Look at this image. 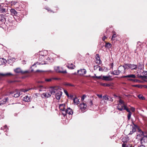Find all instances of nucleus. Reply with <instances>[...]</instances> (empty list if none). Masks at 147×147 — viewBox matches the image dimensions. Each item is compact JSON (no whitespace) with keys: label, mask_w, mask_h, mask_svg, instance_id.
Returning <instances> with one entry per match:
<instances>
[{"label":"nucleus","mask_w":147,"mask_h":147,"mask_svg":"<svg viewBox=\"0 0 147 147\" xmlns=\"http://www.w3.org/2000/svg\"><path fill=\"white\" fill-rule=\"evenodd\" d=\"M111 44L109 43H107L105 45V47L108 48H110L111 47Z\"/></svg>","instance_id":"nucleus-34"},{"label":"nucleus","mask_w":147,"mask_h":147,"mask_svg":"<svg viewBox=\"0 0 147 147\" xmlns=\"http://www.w3.org/2000/svg\"><path fill=\"white\" fill-rule=\"evenodd\" d=\"M139 81L137 80L134 79V82H139Z\"/></svg>","instance_id":"nucleus-54"},{"label":"nucleus","mask_w":147,"mask_h":147,"mask_svg":"<svg viewBox=\"0 0 147 147\" xmlns=\"http://www.w3.org/2000/svg\"><path fill=\"white\" fill-rule=\"evenodd\" d=\"M138 147H145V146L144 145L142 144L138 146Z\"/></svg>","instance_id":"nucleus-53"},{"label":"nucleus","mask_w":147,"mask_h":147,"mask_svg":"<svg viewBox=\"0 0 147 147\" xmlns=\"http://www.w3.org/2000/svg\"><path fill=\"white\" fill-rule=\"evenodd\" d=\"M23 100L25 102H28L30 100V98L28 96H26L23 98Z\"/></svg>","instance_id":"nucleus-27"},{"label":"nucleus","mask_w":147,"mask_h":147,"mask_svg":"<svg viewBox=\"0 0 147 147\" xmlns=\"http://www.w3.org/2000/svg\"><path fill=\"white\" fill-rule=\"evenodd\" d=\"M131 110L132 112H134L135 110V109L134 107H131Z\"/></svg>","instance_id":"nucleus-50"},{"label":"nucleus","mask_w":147,"mask_h":147,"mask_svg":"<svg viewBox=\"0 0 147 147\" xmlns=\"http://www.w3.org/2000/svg\"><path fill=\"white\" fill-rule=\"evenodd\" d=\"M127 68H130L132 69H135L137 67V65L134 64H126V66Z\"/></svg>","instance_id":"nucleus-11"},{"label":"nucleus","mask_w":147,"mask_h":147,"mask_svg":"<svg viewBox=\"0 0 147 147\" xmlns=\"http://www.w3.org/2000/svg\"><path fill=\"white\" fill-rule=\"evenodd\" d=\"M116 37V34L115 33L113 34L112 36L111 39L112 40H114V38Z\"/></svg>","instance_id":"nucleus-38"},{"label":"nucleus","mask_w":147,"mask_h":147,"mask_svg":"<svg viewBox=\"0 0 147 147\" xmlns=\"http://www.w3.org/2000/svg\"><path fill=\"white\" fill-rule=\"evenodd\" d=\"M67 66L68 68L71 69H74V65L72 63H71L70 65H67Z\"/></svg>","instance_id":"nucleus-28"},{"label":"nucleus","mask_w":147,"mask_h":147,"mask_svg":"<svg viewBox=\"0 0 147 147\" xmlns=\"http://www.w3.org/2000/svg\"><path fill=\"white\" fill-rule=\"evenodd\" d=\"M73 101L74 104L76 105L79 104L80 102L79 99L76 97L74 99Z\"/></svg>","instance_id":"nucleus-24"},{"label":"nucleus","mask_w":147,"mask_h":147,"mask_svg":"<svg viewBox=\"0 0 147 147\" xmlns=\"http://www.w3.org/2000/svg\"><path fill=\"white\" fill-rule=\"evenodd\" d=\"M11 15L13 16H16L17 14V12L16 10L13 9H11L10 10Z\"/></svg>","instance_id":"nucleus-23"},{"label":"nucleus","mask_w":147,"mask_h":147,"mask_svg":"<svg viewBox=\"0 0 147 147\" xmlns=\"http://www.w3.org/2000/svg\"><path fill=\"white\" fill-rule=\"evenodd\" d=\"M54 70L55 71L57 72H60L63 73H66L67 71L66 70L62 71L61 70L59 66H55L54 67Z\"/></svg>","instance_id":"nucleus-12"},{"label":"nucleus","mask_w":147,"mask_h":147,"mask_svg":"<svg viewBox=\"0 0 147 147\" xmlns=\"http://www.w3.org/2000/svg\"><path fill=\"white\" fill-rule=\"evenodd\" d=\"M97 96L98 97L100 98H101L102 97V95H99L98 94H97Z\"/></svg>","instance_id":"nucleus-49"},{"label":"nucleus","mask_w":147,"mask_h":147,"mask_svg":"<svg viewBox=\"0 0 147 147\" xmlns=\"http://www.w3.org/2000/svg\"><path fill=\"white\" fill-rule=\"evenodd\" d=\"M79 107L80 109L81 110L82 112H84V110L86 109L87 105L86 103L83 102L82 104H80L79 105Z\"/></svg>","instance_id":"nucleus-10"},{"label":"nucleus","mask_w":147,"mask_h":147,"mask_svg":"<svg viewBox=\"0 0 147 147\" xmlns=\"http://www.w3.org/2000/svg\"><path fill=\"white\" fill-rule=\"evenodd\" d=\"M51 96V94L49 92H45L43 93L41 95L42 98H47Z\"/></svg>","instance_id":"nucleus-16"},{"label":"nucleus","mask_w":147,"mask_h":147,"mask_svg":"<svg viewBox=\"0 0 147 147\" xmlns=\"http://www.w3.org/2000/svg\"><path fill=\"white\" fill-rule=\"evenodd\" d=\"M131 130L132 132H135L136 131V129L135 127L132 126V127Z\"/></svg>","instance_id":"nucleus-40"},{"label":"nucleus","mask_w":147,"mask_h":147,"mask_svg":"<svg viewBox=\"0 0 147 147\" xmlns=\"http://www.w3.org/2000/svg\"><path fill=\"white\" fill-rule=\"evenodd\" d=\"M48 52L46 50H44L40 51L39 53V58L38 61L36 63H34L33 66H34L36 64L43 65L46 64L47 62L46 60H48L49 59V57L47 55H48Z\"/></svg>","instance_id":"nucleus-1"},{"label":"nucleus","mask_w":147,"mask_h":147,"mask_svg":"<svg viewBox=\"0 0 147 147\" xmlns=\"http://www.w3.org/2000/svg\"><path fill=\"white\" fill-rule=\"evenodd\" d=\"M122 147H126V144H123L122 145Z\"/></svg>","instance_id":"nucleus-58"},{"label":"nucleus","mask_w":147,"mask_h":147,"mask_svg":"<svg viewBox=\"0 0 147 147\" xmlns=\"http://www.w3.org/2000/svg\"><path fill=\"white\" fill-rule=\"evenodd\" d=\"M14 71L16 73H21L23 74L28 72V71L26 70L24 71H22L20 68H17L14 69Z\"/></svg>","instance_id":"nucleus-9"},{"label":"nucleus","mask_w":147,"mask_h":147,"mask_svg":"<svg viewBox=\"0 0 147 147\" xmlns=\"http://www.w3.org/2000/svg\"><path fill=\"white\" fill-rule=\"evenodd\" d=\"M122 78H135L136 77V76L134 74H130L121 77Z\"/></svg>","instance_id":"nucleus-21"},{"label":"nucleus","mask_w":147,"mask_h":147,"mask_svg":"<svg viewBox=\"0 0 147 147\" xmlns=\"http://www.w3.org/2000/svg\"><path fill=\"white\" fill-rule=\"evenodd\" d=\"M98 68H99V71H102V69L100 66H99V67H98Z\"/></svg>","instance_id":"nucleus-51"},{"label":"nucleus","mask_w":147,"mask_h":147,"mask_svg":"<svg viewBox=\"0 0 147 147\" xmlns=\"http://www.w3.org/2000/svg\"><path fill=\"white\" fill-rule=\"evenodd\" d=\"M96 63L98 64H100L101 63V61L100 59L99 55L98 54H97L96 55Z\"/></svg>","instance_id":"nucleus-17"},{"label":"nucleus","mask_w":147,"mask_h":147,"mask_svg":"<svg viewBox=\"0 0 147 147\" xmlns=\"http://www.w3.org/2000/svg\"><path fill=\"white\" fill-rule=\"evenodd\" d=\"M59 108L60 110L61 111V113L62 114V111H64L66 109L65 108V105L64 104H61L59 106Z\"/></svg>","instance_id":"nucleus-19"},{"label":"nucleus","mask_w":147,"mask_h":147,"mask_svg":"<svg viewBox=\"0 0 147 147\" xmlns=\"http://www.w3.org/2000/svg\"><path fill=\"white\" fill-rule=\"evenodd\" d=\"M17 3V2L16 1H12L11 2V5L12 6L14 5Z\"/></svg>","instance_id":"nucleus-37"},{"label":"nucleus","mask_w":147,"mask_h":147,"mask_svg":"<svg viewBox=\"0 0 147 147\" xmlns=\"http://www.w3.org/2000/svg\"><path fill=\"white\" fill-rule=\"evenodd\" d=\"M96 75L95 74H94V76H92V77L93 78H96Z\"/></svg>","instance_id":"nucleus-62"},{"label":"nucleus","mask_w":147,"mask_h":147,"mask_svg":"<svg viewBox=\"0 0 147 147\" xmlns=\"http://www.w3.org/2000/svg\"><path fill=\"white\" fill-rule=\"evenodd\" d=\"M78 73L80 76H83L86 74V71L85 69H80L78 70Z\"/></svg>","instance_id":"nucleus-13"},{"label":"nucleus","mask_w":147,"mask_h":147,"mask_svg":"<svg viewBox=\"0 0 147 147\" xmlns=\"http://www.w3.org/2000/svg\"><path fill=\"white\" fill-rule=\"evenodd\" d=\"M138 69L142 70L144 68V65L142 64L139 63L138 65Z\"/></svg>","instance_id":"nucleus-30"},{"label":"nucleus","mask_w":147,"mask_h":147,"mask_svg":"<svg viewBox=\"0 0 147 147\" xmlns=\"http://www.w3.org/2000/svg\"><path fill=\"white\" fill-rule=\"evenodd\" d=\"M8 98H5L3 100H1L0 101V105H1L5 103V102L6 101L8 100Z\"/></svg>","instance_id":"nucleus-25"},{"label":"nucleus","mask_w":147,"mask_h":147,"mask_svg":"<svg viewBox=\"0 0 147 147\" xmlns=\"http://www.w3.org/2000/svg\"><path fill=\"white\" fill-rule=\"evenodd\" d=\"M123 110H126L128 112V113L129 112H131V111H130L129 109L127 108H126V106L125 107Z\"/></svg>","instance_id":"nucleus-39"},{"label":"nucleus","mask_w":147,"mask_h":147,"mask_svg":"<svg viewBox=\"0 0 147 147\" xmlns=\"http://www.w3.org/2000/svg\"><path fill=\"white\" fill-rule=\"evenodd\" d=\"M5 20L4 24L7 26L8 27L9 26V22L6 20L5 18H4V16L2 14H0V25L2 24Z\"/></svg>","instance_id":"nucleus-5"},{"label":"nucleus","mask_w":147,"mask_h":147,"mask_svg":"<svg viewBox=\"0 0 147 147\" xmlns=\"http://www.w3.org/2000/svg\"><path fill=\"white\" fill-rule=\"evenodd\" d=\"M22 63L23 64H26V61L25 60L23 61H22Z\"/></svg>","instance_id":"nucleus-52"},{"label":"nucleus","mask_w":147,"mask_h":147,"mask_svg":"<svg viewBox=\"0 0 147 147\" xmlns=\"http://www.w3.org/2000/svg\"><path fill=\"white\" fill-rule=\"evenodd\" d=\"M64 92L65 94L68 97H69V95L68 94L67 92V90H64Z\"/></svg>","instance_id":"nucleus-45"},{"label":"nucleus","mask_w":147,"mask_h":147,"mask_svg":"<svg viewBox=\"0 0 147 147\" xmlns=\"http://www.w3.org/2000/svg\"><path fill=\"white\" fill-rule=\"evenodd\" d=\"M123 142H127L129 140V139L128 137H125L122 139Z\"/></svg>","instance_id":"nucleus-33"},{"label":"nucleus","mask_w":147,"mask_h":147,"mask_svg":"<svg viewBox=\"0 0 147 147\" xmlns=\"http://www.w3.org/2000/svg\"><path fill=\"white\" fill-rule=\"evenodd\" d=\"M62 92L60 90L58 91V92H57L55 94V97L57 100H59L62 96Z\"/></svg>","instance_id":"nucleus-14"},{"label":"nucleus","mask_w":147,"mask_h":147,"mask_svg":"<svg viewBox=\"0 0 147 147\" xmlns=\"http://www.w3.org/2000/svg\"><path fill=\"white\" fill-rule=\"evenodd\" d=\"M138 97L140 100H144L145 99V98L141 94H140L138 96Z\"/></svg>","instance_id":"nucleus-35"},{"label":"nucleus","mask_w":147,"mask_h":147,"mask_svg":"<svg viewBox=\"0 0 147 147\" xmlns=\"http://www.w3.org/2000/svg\"><path fill=\"white\" fill-rule=\"evenodd\" d=\"M126 64L123 66H120L118 68V70L120 73L124 74L125 72V70L127 69L126 66Z\"/></svg>","instance_id":"nucleus-8"},{"label":"nucleus","mask_w":147,"mask_h":147,"mask_svg":"<svg viewBox=\"0 0 147 147\" xmlns=\"http://www.w3.org/2000/svg\"><path fill=\"white\" fill-rule=\"evenodd\" d=\"M7 62L6 59L3 58H0V65H5Z\"/></svg>","instance_id":"nucleus-18"},{"label":"nucleus","mask_w":147,"mask_h":147,"mask_svg":"<svg viewBox=\"0 0 147 147\" xmlns=\"http://www.w3.org/2000/svg\"><path fill=\"white\" fill-rule=\"evenodd\" d=\"M102 86H110V85L109 84L105 83H103L102 84Z\"/></svg>","instance_id":"nucleus-41"},{"label":"nucleus","mask_w":147,"mask_h":147,"mask_svg":"<svg viewBox=\"0 0 147 147\" xmlns=\"http://www.w3.org/2000/svg\"><path fill=\"white\" fill-rule=\"evenodd\" d=\"M61 88L58 86H55L54 87H51L49 88V90L50 93L52 94H55L58 91L61 90Z\"/></svg>","instance_id":"nucleus-3"},{"label":"nucleus","mask_w":147,"mask_h":147,"mask_svg":"<svg viewBox=\"0 0 147 147\" xmlns=\"http://www.w3.org/2000/svg\"><path fill=\"white\" fill-rule=\"evenodd\" d=\"M96 78H97L98 79H102V76H96Z\"/></svg>","instance_id":"nucleus-46"},{"label":"nucleus","mask_w":147,"mask_h":147,"mask_svg":"<svg viewBox=\"0 0 147 147\" xmlns=\"http://www.w3.org/2000/svg\"><path fill=\"white\" fill-rule=\"evenodd\" d=\"M86 97V95H84L82 96V98H81V100L82 101H83L84 99H85V98Z\"/></svg>","instance_id":"nucleus-42"},{"label":"nucleus","mask_w":147,"mask_h":147,"mask_svg":"<svg viewBox=\"0 0 147 147\" xmlns=\"http://www.w3.org/2000/svg\"><path fill=\"white\" fill-rule=\"evenodd\" d=\"M125 105L123 101L121 99L119 101V103L117 106V109L120 111H122Z\"/></svg>","instance_id":"nucleus-4"},{"label":"nucleus","mask_w":147,"mask_h":147,"mask_svg":"<svg viewBox=\"0 0 147 147\" xmlns=\"http://www.w3.org/2000/svg\"><path fill=\"white\" fill-rule=\"evenodd\" d=\"M139 133L137 136V138L140 140L141 143L147 142V133H144L140 130H139Z\"/></svg>","instance_id":"nucleus-2"},{"label":"nucleus","mask_w":147,"mask_h":147,"mask_svg":"<svg viewBox=\"0 0 147 147\" xmlns=\"http://www.w3.org/2000/svg\"><path fill=\"white\" fill-rule=\"evenodd\" d=\"M51 80V79H45V81L46 82H50Z\"/></svg>","instance_id":"nucleus-48"},{"label":"nucleus","mask_w":147,"mask_h":147,"mask_svg":"<svg viewBox=\"0 0 147 147\" xmlns=\"http://www.w3.org/2000/svg\"><path fill=\"white\" fill-rule=\"evenodd\" d=\"M140 50V49L138 47H137L136 50L135 51V53H137V54H138L139 53L138 52Z\"/></svg>","instance_id":"nucleus-43"},{"label":"nucleus","mask_w":147,"mask_h":147,"mask_svg":"<svg viewBox=\"0 0 147 147\" xmlns=\"http://www.w3.org/2000/svg\"><path fill=\"white\" fill-rule=\"evenodd\" d=\"M67 85H68V86H74V85H72V84H67Z\"/></svg>","instance_id":"nucleus-55"},{"label":"nucleus","mask_w":147,"mask_h":147,"mask_svg":"<svg viewBox=\"0 0 147 147\" xmlns=\"http://www.w3.org/2000/svg\"><path fill=\"white\" fill-rule=\"evenodd\" d=\"M131 114L132 113L131 112L129 113L127 115V119L128 120H129L130 119Z\"/></svg>","instance_id":"nucleus-36"},{"label":"nucleus","mask_w":147,"mask_h":147,"mask_svg":"<svg viewBox=\"0 0 147 147\" xmlns=\"http://www.w3.org/2000/svg\"><path fill=\"white\" fill-rule=\"evenodd\" d=\"M44 82L42 81H38V83H43Z\"/></svg>","instance_id":"nucleus-63"},{"label":"nucleus","mask_w":147,"mask_h":147,"mask_svg":"<svg viewBox=\"0 0 147 147\" xmlns=\"http://www.w3.org/2000/svg\"><path fill=\"white\" fill-rule=\"evenodd\" d=\"M143 76L140 75L139 74L137 75L138 77L143 79V78H147V71H143L142 72Z\"/></svg>","instance_id":"nucleus-15"},{"label":"nucleus","mask_w":147,"mask_h":147,"mask_svg":"<svg viewBox=\"0 0 147 147\" xmlns=\"http://www.w3.org/2000/svg\"><path fill=\"white\" fill-rule=\"evenodd\" d=\"M98 67H99V66L98 65L94 66V69L95 70H96L98 68Z\"/></svg>","instance_id":"nucleus-44"},{"label":"nucleus","mask_w":147,"mask_h":147,"mask_svg":"<svg viewBox=\"0 0 147 147\" xmlns=\"http://www.w3.org/2000/svg\"><path fill=\"white\" fill-rule=\"evenodd\" d=\"M4 116L3 114H2L0 115V119H3L4 118Z\"/></svg>","instance_id":"nucleus-47"},{"label":"nucleus","mask_w":147,"mask_h":147,"mask_svg":"<svg viewBox=\"0 0 147 147\" xmlns=\"http://www.w3.org/2000/svg\"><path fill=\"white\" fill-rule=\"evenodd\" d=\"M106 37L105 36H104L102 38V40L103 41H104L106 39Z\"/></svg>","instance_id":"nucleus-57"},{"label":"nucleus","mask_w":147,"mask_h":147,"mask_svg":"<svg viewBox=\"0 0 147 147\" xmlns=\"http://www.w3.org/2000/svg\"><path fill=\"white\" fill-rule=\"evenodd\" d=\"M134 86H135V87H139V86H138V85H134Z\"/></svg>","instance_id":"nucleus-61"},{"label":"nucleus","mask_w":147,"mask_h":147,"mask_svg":"<svg viewBox=\"0 0 147 147\" xmlns=\"http://www.w3.org/2000/svg\"><path fill=\"white\" fill-rule=\"evenodd\" d=\"M73 113L72 110L70 108L65 109L64 111H62V115L65 117L67 114L69 115H72Z\"/></svg>","instance_id":"nucleus-7"},{"label":"nucleus","mask_w":147,"mask_h":147,"mask_svg":"<svg viewBox=\"0 0 147 147\" xmlns=\"http://www.w3.org/2000/svg\"><path fill=\"white\" fill-rule=\"evenodd\" d=\"M128 80L134 82V79H128Z\"/></svg>","instance_id":"nucleus-59"},{"label":"nucleus","mask_w":147,"mask_h":147,"mask_svg":"<svg viewBox=\"0 0 147 147\" xmlns=\"http://www.w3.org/2000/svg\"><path fill=\"white\" fill-rule=\"evenodd\" d=\"M31 89H32V88H30L27 89H21L20 90V92L19 93H16L14 94L13 95H12V96L15 98L18 97L20 96V95L22 94V92H23L24 93H25L26 92H27Z\"/></svg>","instance_id":"nucleus-6"},{"label":"nucleus","mask_w":147,"mask_h":147,"mask_svg":"<svg viewBox=\"0 0 147 147\" xmlns=\"http://www.w3.org/2000/svg\"><path fill=\"white\" fill-rule=\"evenodd\" d=\"M10 57L11 58H10V63H12L15 61L16 59L14 57H11V56H10Z\"/></svg>","instance_id":"nucleus-31"},{"label":"nucleus","mask_w":147,"mask_h":147,"mask_svg":"<svg viewBox=\"0 0 147 147\" xmlns=\"http://www.w3.org/2000/svg\"><path fill=\"white\" fill-rule=\"evenodd\" d=\"M120 73L119 71L118 70H115L112 71L111 74L114 75H118Z\"/></svg>","instance_id":"nucleus-26"},{"label":"nucleus","mask_w":147,"mask_h":147,"mask_svg":"<svg viewBox=\"0 0 147 147\" xmlns=\"http://www.w3.org/2000/svg\"><path fill=\"white\" fill-rule=\"evenodd\" d=\"M1 130H5V131H6L7 130H8V129L7 128V126L6 125H5L1 128Z\"/></svg>","instance_id":"nucleus-32"},{"label":"nucleus","mask_w":147,"mask_h":147,"mask_svg":"<svg viewBox=\"0 0 147 147\" xmlns=\"http://www.w3.org/2000/svg\"><path fill=\"white\" fill-rule=\"evenodd\" d=\"M134 132H132V131H130V133H129V135H131V134H132Z\"/></svg>","instance_id":"nucleus-56"},{"label":"nucleus","mask_w":147,"mask_h":147,"mask_svg":"<svg viewBox=\"0 0 147 147\" xmlns=\"http://www.w3.org/2000/svg\"><path fill=\"white\" fill-rule=\"evenodd\" d=\"M102 100L104 101L105 102H106L107 100H109V98H108L106 95L102 97Z\"/></svg>","instance_id":"nucleus-29"},{"label":"nucleus","mask_w":147,"mask_h":147,"mask_svg":"<svg viewBox=\"0 0 147 147\" xmlns=\"http://www.w3.org/2000/svg\"><path fill=\"white\" fill-rule=\"evenodd\" d=\"M102 80L106 81H109L111 80V78H110V76H103Z\"/></svg>","instance_id":"nucleus-22"},{"label":"nucleus","mask_w":147,"mask_h":147,"mask_svg":"<svg viewBox=\"0 0 147 147\" xmlns=\"http://www.w3.org/2000/svg\"><path fill=\"white\" fill-rule=\"evenodd\" d=\"M39 87H40V88H41V87H43V86H41V85H40V86H39Z\"/></svg>","instance_id":"nucleus-64"},{"label":"nucleus","mask_w":147,"mask_h":147,"mask_svg":"<svg viewBox=\"0 0 147 147\" xmlns=\"http://www.w3.org/2000/svg\"><path fill=\"white\" fill-rule=\"evenodd\" d=\"M9 76V73H7L5 74H3L0 73V80L1 79L3 78Z\"/></svg>","instance_id":"nucleus-20"},{"label":"nucleus","mask_w":147,"mask_h":147,"mask_svg":"<svg viewBox=\"0 0 147 147\" xmlns=\"http://www.w3.org/2000/svg\"><path fill=\"white\" fill-rule=\"evenodd\" d=\"M113 63H112L111 64V68H113Z\"/></svg>","instance_id":"nucleus-60"}]
</instances>
